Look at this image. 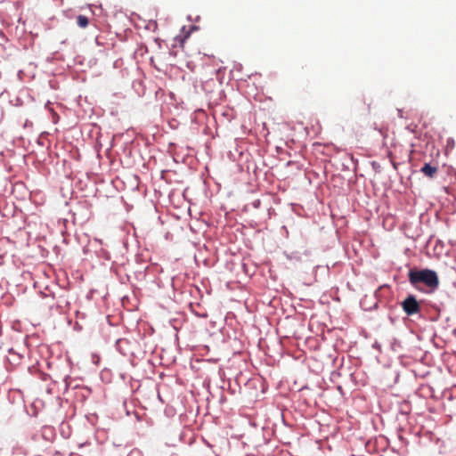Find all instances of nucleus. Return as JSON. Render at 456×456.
<instances>
[{
    "label": "nucleus",
    "instance_id": "nucleus-1",
    "mask_svg": "<svg viewBox=\"0 0 456 456\" xmlns=\"http://www.w3.org/2000/svg\"><path fill=\"white\" fill-rule=\"evenodd\" d=\"M410 283L418 289V285L422 283L431 289H436L439 285V279L436 273L433 270H410L408 273Z\"/></svg>",
    "mask_w": 456,
    "mask_h": 456
},
{
    "label": "nucleus",
    "instance_id": "nucleus-2",
    "mask_svg": "<svg viewBox=\"0 0 456 456\" xmlns=\"http://www.w3.org/2000/svg\"><path fill=\"white\" fill-rule=\"evenodd\" d=\"M401 306L404 313L408 315H414L420 312V304L417 301L415 296L409 295L402 303Z\"/></svg>",
    "mask_w": 456,
    "mask_h": 456
},
{
    "label": "nucleus",
    "instance_id": "nucleus-3",
    "mask_svg": "<svg viewBox=\"0 0 456 456\" xmlns=\"http://www.w3.org/2000/svg\"><path fill=\"white\" fill-rule=\"evenodd\" d=\"M420 172H422L426 176L432 178L437 173V167L435 166H431L428 163H426L421 167Z\"/></svg>",
    "mask_w": 456,
    "mask_h": 456
},
{
    "label": "nucleus",
    "instance_id": "nucleus-4",
    "mask_svg": "<svg viewBox=\"0 0 456 456\" xmlns=\"http://www.w3.org/2000/svg\"><path fill=\"white\" fill-rule=\"evenodd\" d=\"M74 396L78 399H86L87 397L91 396V390L86 387H77V391Z\"/></svg>",
    "mask_w": 456,
    "mask_h": 456
},
{
    "label": "nucleus",
    "instance_id": "nucleus-5",
    "mask_svg": "<svg viewBox=\"0 0 456 456\" xmlns=\"http://www.w3.org/2000/svg\"><path fill=\"white\" fill-rule=\"evenodd\" d=\"M77 23L80 28H86L89 24V20L85 15H78L77 18Z\"/></svg>",
    "mask_w": 456,
    "mask_h": 456
},
{
    "label": "nucleus",
    "instance_id": "nucleus-6",
    "mask_svg": "<svg viewBox=\"0 0 456 456\" xmlns=\"http://www.w3.org/2000/svg\"><path fill=\"white\" fill-rule=\"evenodd\" d=\"M26 408L28 407L26 406ZM27 411L34 416H37V411L36 410L35 402L30 403V410L27 409Z\"/></svg>",
    "mask_w": 456,
    "mask_h": 456
}]
</instances>
